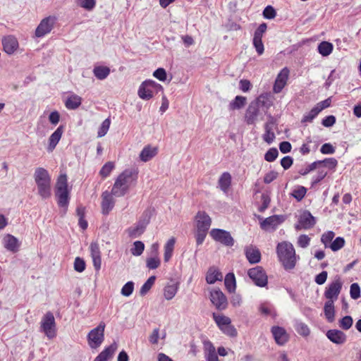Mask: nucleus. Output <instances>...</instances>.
<instances>
[{
	"instance_id": "nucleus-3",
	"label": "nucleus",
	"mask_w": 361,
	"mask_h": 361,
	"mask_svg": "<svg viewBox=\"0 0 361 361\" xmlns=\"http://www.w3.org/2000/svg\"><path fill=\"white\" fill-rule=\"evenodd\" d=\"M195 228L194 235L197 247L202 245L212 225L211 217L204 212L199 211L195 217Z\"/></svg>"
},
{
	"instance_id": "nucleus-27",
	"label": "nucleus",
	"mask_w": 361,
	"mask_h": 361,
	"mask_svg": "<svg viewBox=\"0 0 361 361\" xmlns=\"http://www.w3.org/2000/svg\"><path fill=\"white\" fill-rule=\"evenodd\" d=\"M129 188L125 184L120 183V180H116L110 194L115 197H123L128 191Z\"/></svg>"
},
{
	"instance_id": "nucleus-11",
	"label": "nucleus",
	"mask_w": 361,
	"mask_h": 361,
	"mask_svg": "<svg viewBox=\"0 0 361 361\" xmlns=\"http://www.w3.org/2000/svg\"><path fill=\"white\" fill-rule=\"evenodd\" d=\"M342 286V282L339 278L329 283L324 293L326 301L335 302L341 291Z\"/></svg>"
},
{
	"instance_id": "nucleus-40",
	"label": "nucleus",
	"mask_w": 361,
	"mask_h": 361,
	"mask_svg": "<svg viewBox=\"0 0 361 361\" xmlns=\"http://www.w3.org/2000/svg\"><path fill=\"white\" fill-rule=\"evenodd\" d=\"M178 289V286L177 283L167 285L164 289V298L168 300H171L177 293Z\"/></svg>"
},
{
	"instance_id": "nucleus-45",
	"label": "nucleus",
	"mask_w": 361,
	"mask_h": 361,
	"mask_svg": "<svg viewBox=\"0 0 361 361\" xmlns=\"http://www.w3.org/2000/svg\"><path fill=\"white\" fill-rule=\"evenodd\" d=\"M156 280L155 276H151L141 286L140 290V295L141 296L145 295L149 290L152 288Z\"/></svg>"
},
{
	"instance_id": "nucleus-64",
	"label": "nucleus",
	"mask_w": 361,
	"mask_h": 361,
	"mask_svg": "<svg viewBox=\"0 0 361 361\" xmlns=\"http://www.w3.org/2000/svg\"><path fill=\"white\" fill-rule=\"evenodd\" d=\"M310 238L305 234L300 235L298 238V245L302 248H306L309 246Z\"/></svg>"
},
{
	"instance_id": "nucleus-20",
	"label": "nucleus",
	"mask_w": 361,
	"mask_h": 361,
	"mask_svg": "<svg viewBox=\"0 0 361 361\" xmlns=\"http://www.w3.org/2000/svg\"><path fill=\"white\" fill-rule=\"evenodd\" d=\"M2 45L4 51L11 55L17 50L19 44L15 37L8 35L2 39Z\"/></svg>"
},
{
	"instance_id": "nucleus-55",
	"label": "nucleus",
	"mask_w": 361,
	"mask_h": 361,
	"mask_svg": "<svg viewBox=\"0 0 361 361\" xmlns=\"http://www.w3.org/2000/svg\"><path fill=\"white\" fill-rule=\"evenodd\" d=\"M279 151L276 147H271L264 154V159L268 162H272L276 159Z\"/></svg>"
},
{
	"instance_id": "nucleus-38",
	"label": "nucleus",
	"mask_w": 361,
	"mask_h": 361,
	"mask_svg": "<svg viewBox=\"0 0 361 361\" xmlns=\"http://www.w3.org/2000/svg\"><path fill=\"white\" fill-rule=\"evenodd\" d=\"M246 104V97L240 95L236 96L233 100H232L229 105V110H235L242 109Z\"/></svg>"
},
{
	"instance_id": "nucleus-16",
	"label": "nucleus",
	"mask_w": 361,
	"mask_h": 361,
	"mask_svg": "<svg viewBox=\"0 0 361 361\" xmlns=\"http://www.w3.org/2000/svg\"><path fill=\"white\" fill-rule=\"evenodd\" d=\"M259 113L257 102H251L248 105L245 114V122L247 125H254L257 119Z\"/></svg>"
},
{
	"instance_id": "nucleus-43",
	"label": "nucleus",
	"mask_w": 361,
	"mask_h": 361,
	"mask_svg": "<svg viewBox=\"0 0 361 361\" xmlns=\"http://www.w3.org/2000/svg\"><path fill=\"white\" fill-rule=\"evenodd\" d=\"M212 316L216 325L220 329L224 328L226 325L230 324L231 322V319L228 317L216 314V313H213Z\"/></svg>"
},
{
	"instance_id": "nucleus-6",
	"label": "nucleus",
	"mask_w": 361,
	"mask_h": 361,
	"mask_svg": "<svg viewBox=\"0 0 361 361\" xmlns=\"http://www.w3.org/2000/svg\"><path fill=\"white\" fill-rule=\"evenodd\" d=\"M40 331L43 332L50 339L56 336V322L52 312H47L42 317L40 322Z\"/></svg>"
},
{
	"instance_id": "nucleus-44",
	"label": "nucleus",
	"mask_w": 361,
	"mask_h": 361,
	"mask_svg": "<svg viewBox=\"0 0 361 361\" xmlns=\"http://www.w3.org/2000/svg\"><path fill=\"white\" fill-rule=\"evenodd\" d=\"M319 114V110H317V108L315 106L313 107L309 112L305 114L301 119L302 123H312L313 120L318 116Z\"/></svg>"
},
{
	"instance_id": "nucleus-4",
	"label": "nucleus",
	"mask_w": 361,
	"mask_h": 361,
	"mask_svg": "<svg viewBox=\"0 0 361 361\" xmlns=\"http://www.w3.org/2000/svg\"><path fill=\"white\" fill-rule=\"evenodd\" d=\"M164 88L161 85L152 80H146L141 83L138 89V96L145 100H149L154 94L163 92Z\"/></svg>"
},
{
	"instance_id": "nucleus-39",
	"label": "nucleus",
	"mask_w": 361,
	"mask_h": 361,
	"mask_svg": "<svg viewBox=\"0 0 361 361\" xmlns=\"http://www.w3.org/2000/svg\"><path fill=\"white\" fill-rule=\"evenodd\" d=\"M252 102H257L259 109L260 106L269 109L272 105V102L268 94H260L257 99L252 101Z\"/></svg>"
},
{
	"instance_id": "nucleus-19",
	"label": "nucleus",
	"mask_w": 361,
	"mask_h": 361,
	"mask_svg": "<svg viewBox=\"0 0 361 361\" xmlns=\"http://www.w3.org/2000/svg\"><path fill=\"white\" fill-rule=\"evenodd\" d=\"M245 255L250 264H257L261 261L262 255L259 250L253 245L245 247Z\"/></svg>"
},
{
	"instance_id": "nucleus-26",
	"label": "nucleus",
	"mask_w": 361,
	"mask_h": 361,
	"mask_svg": "<svg viewBox=\"0 0 361 361\" xmlns=\"http://www.w3.org/2000/svg\"><path fill=\"white\" fill-rule=\"evenodd\" d=\"M223 279V275L221 272L215 267H211L209 268L207 275L206 281L208 284H214L216 281H221Z\"/></svg>"
},
{
	"instance_id": "nucleus-31",
	"label": "nucleus",
	"mask_w": 361,
	"mask_h": 361,
	"mask_svg": "<svg viewBox=\"0 0 361 361\" xmlns=\"http://www.w3.org/2000/svg\"><path fill=\"white\" fill-rule=\"evenodd\" d=\"M219 188L226 192L231 185V176L228 172H224L218 181Z\"/></svg>"
},
{
	"instance_id": "nucleus-32",
	"label": "nucleus",
	"mask_w": 361,
	"mask_h": 361,
	"mask_svg": "<svg viewBox=\"0 0 361 361\" xmlns=\"http://www.w3.org/2000/svg\"><path fill=\"white\" fill-rule=\"evenodd\" d=\"M335 312L334 302L326 301L324 306V313L326 319L329 322H333L335 320Z\"/></svg>"
},
{
	"instance_id": "nucleus-28",
	"label": "nucleus",
	"mask_w": 361,
	"mask_h": 361,
	"mask_svg": "<svg viewBox=\"0 0 361 361\" xmlns=\"http://www.w3.org/2000/svg\"><path fill=\"white\" fill-rule=\"evenodd\" d=\"M157 154V149L150 145L145 147L140 154V159L144 162H147L154 157Z\"/></svg>"
},
{
	"instance_id": "nucleus-36",
	"label": "nucleus",
	"mask_w": 361,
	"mask_h": 361,
	"mask_svg": "<svg viewBox=\"0 0 361 361\" xmlns=\"http://www.w3.org/2000/svg\"><path fill=\"white\" fill-rule=\"evenodd\" d=\"M175 243L176 239L174 238H171L164 245V259L166 262H169L172 257Z\"/></svg>"
},
{
	"instance_id": "nucleus-5",
	"label": "nucleus",
	"mask_w": 361,
	"mask_h": 361,
	"mask_svg": "<svg viewBox=\"0 0 361 361\" xmlns=\"http://www.w3.org/2000/svg\"><path fill=\"white\" fill-rule=\"evenodd\" d=\"M105 326V323L101 322L97 327L88 333L87 340L90 348L97 349L102 345L104 340Z\"/></svg>"
},
{
	"instance_id": "nucleus-22",
	"label": "nucleus",
	"mask_w": 361,
	"mask_h": 361,
	"mask_svg": "<svg viewBox=\"0 0 361 361\" xmlns=\"http://www.w3.org/2000/svg\"><path fill=\"white\" fill-rule=\"evenodd\" d=\"M118 345L116 342L112 343L105 348L94 358L93 361H107L111 358L116 351Z\"/></svg>"
},
{
	"instance_id": "nucleus-46",
	"label": "nucleus",
	"mask_w": 361,
	"mask_h": 361,
	"mask_svg": "<svg viewBox=\"0 0 361 361\" xmlns=\"http://www.w3.org/2000/svg\"><path fill=\"white\" fill-rule=\"evenodd\" d=\"M317 174L312 178L311 187L319 183L328 174V172L324 169L317 168Z\"/></svg>"
},
{
	"instance_id": "nucleus-1",
	"label": "nucleus",
	"mask_w": 361,
	"mask_h": 361,
	"mask_svg": "<svg viewBox=\"0 0 361 361\" xmlns=\"http://www.w3.org/2000/svg\"><path fill=\"white\" fill-rule=\"evenodd\" d=\"M276 251L279 261L286 271H290L295 267L300 257L296 255L292 243L288 241L279 243Z\"/></svg>"
},
{
	"instance_id": "nucleus-13",
	"label": "nucleus",
	"mask_w": 361,
	"mask_h": 361,
	"mask_svg": "<svg viewBox=\"0 0 361 361\" xmlns=\"http://www.w3.org/2000/svg\"><path fill=\"white\" fill-rule=\"evenodd\" d=\"M138 171L135 168L127 169L118 175L116 180H120V183H123L130 188V185L135 183L137 179Z\"/></svg>"
},
{
	"instance_id": "nucleus-9",
	"label": "nucleus",
	"mask_w": 361,
	"mask_h": 361,
	"mask_svg": "<svg viewBox=\"0 0 361 361\" xmlns=\"http://www.w3.org/2000/svg\"><path fill=\"white\" fill-rule=\"evenodd\" d=\"M209 235L212 238L225 246L232 247L235 240L229 231L221 228H212Z\"/></svg>"
},
{
	"instance_id": "nucleus-51",
	"label": "nucleus",
	"mask_w": 361,
	"mask_h": 361,
	"mask_svg": "<svg viewBox=\"0 0 361 361\" xmlns=\"http://www.w3.org/2000/svg\"><path fill=\"white\" fill-rule=\"evenodd\" d=\"M345 245V239L343 237H337L329 245L328 247L334 252L341 250Z\"/></svg>"
},
{
	"instance_id": "nucleus-14",
	"label": "nucleus",
	"mask_w": 361,
	"mask_h": 361,
	"mask_svg": "<svg viewBox=\"0 0 361 361\" xmlns=\"http://www.w3.org/2000/svg\"><path fill=\"white\" fill-rule=\"evenodd\" d=\"M210 300L218 310H224L227 307V298L220 289L210 292Z\"/></svg>"
},
{
	"instance_id": "nucleus-53",
	"label": "nucleus",
	"mask_w": 361,
	"mask_h": 361,
	"mask_svg": "<svg viewBox=\"0 0 361 361\" xmlns=\"http://www.w3.org/2000/svg\"><path fill=\"white\" fill-rule=\"evenodd\" d=\"M334 236L335 233L334 231H326L322 235L321 242L324 244L325 247H328L329 245L331 243Z\"/></svg>"
},
{
	"instance_id": "nucleus-57",
	"label": "nucleus",
	"mask_w": 361,
	"mask_h": 361,
	"mask_svg": "<svg viewBox=\"0 0 361 361\" xmlns=\"http://www.w3.org/2000/svg\"><path fill=\"white\" fill-rule=\"evenodd\" d=\"M350 295L353 300H357L360 297V287L357 283H353L350 285Z\"/></svg>"
},
{
	"instance_id": "nucleus-63",
	"label": "nucleus",
	"mask_w": 361,
	"mask_h": 361,
	"mask_svg": "<svg viewBox=\"0 0 361 361\" xmlns=\"http://www.w3.org/2000/svg\"><path fill=\"white\" fill-rule=\"evenodd\" d=\"M160 259L157 257H149L147 259V267L149 269H155L160 265Z\"/></svg>"
},
{
	"instance_id": "nucleus-15",
	"label": "nucleus",
	"mask_w": 361,
	"mask_h": 361,
	"mask_svg": "<svg viewBox=\"0 0 361 361\" xmlns=\"http://www.w3.org/2000/svg\"><path fill=\"white\" fill-rule=\"evenodd\" d=\"M271 332L279 345H284L289 340V336L283 327L274 326L271 329Z\"/></svg>"
},
{
	"instance_id": "nucleus-17",
	"label": "nucleus",
	"mask_w": 361,
	"mask_h": 361,
	"mask_svg": "<svg viewBox=\"0 0 361 361\" xmlns=\"http://www.w3.org/2000/svg\"><path fill=\"white\" fill-rule=\"evenodd\" d=\"M102 213L104 215H108L115 205V201L113 198V195L106 190L102 192Z\"/></svg>"
},
{
	"instance_id": "nucleus-37",
	"label": "nucleus",
	"mask_w": 361,
	"mask_h": 361,
	"mask_svg": "<svg viewBox=\"0 0 361 361\" xmlns=\"http://www.w3.org/2000/svg\"><path fill=\"white\" fill-rule=\"evenodd\" d=\"M224 284L229 293H233L236 288L235 277L233 273H228L224 279Z\"/></svg>"
},
{
	"instance_id": "nucleus-47",
	"label": "nucleus",
	"mask_w": 361,
	"mask_h": 361,
	"mask_svg": "<svg viewBox=\"0 0 361 361\" xmlns=\"http://www.w3.org/2000/svg\"><path fill=\"white\" fill-rule=\"evenodd\" d=\"M295 329L298 334L302 336H307L310 334V330L308 326L302 322L297 321L295 324Z\"/></svg>"
},
{
	"instance_id": "nucleus-10",
	"label": "nucleus",
	"mask_w": 361,
	"mask_h": 361,
	"mask_svg": "<svg viewBox=\"0 0 361 361\" xmlns=\"http://www.w3.org/2000/svg\"><path fill=\"white\" fill-rule=\"evenodd\" d=\"M257 219L260 221L261 228L264 231H275L285 221L283 215H273L265 219L258 215Z\"/></svg>"
},
{
	"instance_id": "nucleus-18",
	"label": "nucleus",
	"mask_w": 361,
	"mask_h": 361,
	"mask_svg": "<svg viewBox=\"0 0 361 361\" xmlns=\"http://www.w3.org/2000/svg\"><path fill=\"white\" fill-rule=\"evenodd\" d=\"M288 78V70L287 68H284L277 75L274 86L273 92L278 94L282 91L285 85H286Z\"/></svg>"
},
{
	"instance_id": "nucleus-12",
	"label": "nucleus",
	"mask_w": 361,
	"mask_h": 361,
	"mask_svg": "<svg viewBox=\"0 0 361 361\" xmlns=\"http://www.w3.org/2000/svg\"><path fill=\"white\" fill-rule=\"evenodd\" d=\"M316 223V218L312 215L310 212L304 210L298 219V224L295 225V228L297 231L307 230L314 227Z\"/></svg>"
},
{
	"instance_id": "nucleus-29",
	"label": "nucleus",
	"mask_w": 361,
	"mask_h": 361,
	"mask_svg": "<svg viewBox=\"0 0 361 361\" xmlns=\"http://www.w3.org/2000/svg\"><path fill=\"white\" fill-rule=\"evenodd\" d=\"M318 168L328 169L334 171L338 165V161L334 157L325 158L323 160H317Z\"/></svg>"
},
{
	"instance_id": "nucleus-25",
	"label": "nucleus",
	"mask_w": 361,
	"mask_h": 361,
	"mask_svg": "<svg viewBox=\"0 0 361 361\" xmlns=\"http://www.w3.org/2000/svg\"><path fill=\"white\" fill-rule=\"evenodd\" d=\"M63 133V126H60L50 135V137L49 138V145L47 147L48 152H52L55 149L56 146L57 145L59 140H61Z\"/></svg>"
},
{
	"instance_id": "nucleus-49",
	"label": "nucleus",
	"mask_w": 361,
	"mask_h": 361,
	"mask_svg": "<svg viewBox=\"0 0 361 361\" xmlns=\"http://www.w3.org/2000/svg\"><path fill=\"white\" fill-rule=\"evenodd\" d=\"M353 324V319L351 316L346 315L338 321L339 327L343 330H348Z\"/></svg>"
},
{
	"instance_id": "nucleus-59",
	"label": "nucleus",
	"mask_w": 361,
	"mask_h": 361,
	"mask_svg": "<svg viewBox=\"0 0 361 361\" xmlns=\"http://www.w3.org/2000/svg\"><path fill=\"white\" fill-rule=\"evenodd\" d=\"M267 25L265 23H261L254 32L253 38L262 39L263 35L265 33Z\"/></svg>"
},
{
	"instance_id": "nucleus-33",
	"label": "nucleus",
	"mask_w": 361,
	"mask_h": 361,
	"mask_svg": "<svg viewBox=\"0 0 361 361\" xmlns=\"http://www.w3.org/2000/svg\"><path fill=\"white\" fill-rule=\"evenodd\" d=\"M111 70L107 66H97L93 68V74L97 79L103 80L110 74Z\"/></svg>"
},
{
	"instance_id": "nucleus-7",
	"label": "nucleus",
	"mask_w": 361,
	"mask_h": 361,
	"mask_svg": "<svg viewBox=\"0 0 361 361\" xmlns=\"http://www.w3.org/2000/svg\"><path fill=\"white\" fill-rule=\"evenodd\" d=\"M247 276L256 286L264 288L268 284L267 272L261 266H256L249 269L247 270Z\"/></svg>"
},
{
	"instance_id": "nucleus-2",
	"label": "nucleus",
	"mask_w": 361,
	"mask_h": 361,
	"mask_svg": "<svg viewBox=\"0 0 361 361\" xmlns=\"http://www.w3.org/2000/svg\"><path fill=\"white\" fill-rule=\"evenodd\" d=\"M68 189L67 176L61 174L57 179L55 189V195L57 200L58 206L61 209V216L63 217L68 211L71 195Z\"/></svg>"
},
{
	"instance_id": "nucleus-35",
	"label": "nucleus",
	"mask_w": 361,
	"mask_h": 361,
	"mask_svg": "<svg viewBox=\"0 0 361 361\" xmlns=\"http://www.w3.org/2000/svg\"><path fill=\"white\" fill-rule=\"evenodd\" d=\"M334 49V46L332 43L323 41L320 42L318 44L317 50L318 52L322 56H328L331 54Z\"/></svg>"
},
{
	"instance_id": "nucleus-41",
	"label": "nucleus",
	"mask_w": 361,
	"mask_h": 361,
	"mask_svg": "<svg viewBox=\"0 0 361 361\" xmlns=\"http://www.w3.org/2000/svg\"><path fill=\"white\" fill-rule=\"evenodd\" d=\"M147 226L140 221H137L134 227L129 228V235L131 237H137L140 235L142 234L146 228Z\"/></svg>"
},
{
	"instance_id": "nucleus-21",
	"label": "nucleus",
	"mask_w": 361,
	"mask_h": 361,
	"mask_svg": "<svg viewBox=\"0 0 361 361\" xmlns=\"http://www.w3.org/2000/svg\"><path fill=\"white\" fill-rule=\"evenodd\" d=\"M326 336L329 341L337 345L343 344L347 340L346 335L338 329L328 330L326 333Z\"/></svg>"
},
{
	"instance_id": "nucleus-50",
	"label": "nucleus",
	"mask_w": 361,
	"mask_h": 361,
	"mask_svg": "<svg viewBox=\"0 0 361 361\" xmlns=\"http://www.w3.org/2000/svg\"><path fill=\"white\" fill-rule=\"evenodd\" d=\"M145 250V244L140 240L134 242L133 247L130 249V252L134 256H140Z\"/></svg>"
},
{
	"instance_id": "nucleus-30",
	"label": "nucleus",
	"mask_w": 361,
	"mask_h": 361,
	"mask_svg": "<svg viewBox=\"0 0 361 361\" xmlns=\"http://www.w3.org/2000/svg\"><path fill=\"white\" fill-rule=\"evenodd\" d=\"M82 103V98L75 94L70 95L66 100L65 105L68 109L75 110L78 109Z\"/></svg>"
},
{
	"instance_id": "nucleus-56",
	"label": "nucleus",
	"mask_w": 361,
	"mask_h": 361,
	"mask_svg": "<svg viewBox=\"0 0 361 361\" xmlns=\"http://www.w3.org/2000/svg\"><path fill=\"white\" fill-rule=\"evenodd\" d=\"M134 282L131 281L125 283L121 290V295L126 297L130 296L134 290Z\"/></svg>"
},
{
	"instance_id": "nucleus-48",
	"label": "nucleus",
	"mask_w": 361,
	"mask_h": 361,
	"mask_svg": "<svg viewBox=\"0 0 361 361\" xmlns=\"http://www.w3.org/2000/svg\"><path fill=\"white\" fill-rule=\"evenodd\" d=\"M307 188L302 185H298L292 192V196L298 201H301L305 196Z\"/></svg>"
},
{
	"instance_id": "nucleus-60",
	"label": "nucleus",
	"mask_w": 361,
	"mask_h": 361,
	"mask_svg": "<svg viewBox=\"0 0 361 361\" xmlns=\"http://www.w3.org/2000/svg\"><path fill=\"white\" fill-rule=\"evenodd\" d=\"M262 14L264 18L271 20L275 18L276 12L273 6H267L264 9Z\"/></svg>"
},
{
	"instance_id": "nucleus-42",
	"label": "nucleus",
	"mask_w": 361,
	"mask_h": 361,
	"mask_svg": "<svg viewBox=\"0 0 361 361\" xmlns=\"http://www.w3.org/2000/svg\"><path fill=\"white\" fill-rule=\"evenodd\" d=\"M115 168V164L113 161H108L103 165L99 173L103 179L109 177Z\"/></svg>"
},
{
	"instance_id": "nucleus-23",
	"label": "nucleus",
	"mask_w": 361,
	"mask_h": 361,
	"mask_svg": "<svg viewBox=\"0 0 361 361\" xmlns=\"http://www.w3.org/2000/svg\"><path fill=\"white\" fill-rule=\"evenodd\" d=\"M34 179L36 185L51 183V176L47 169L38 167L35 169Z\"/></svg>"
},
{
	"instance_id": "nucleus-62",
	"label": "nucleus",
	"mask_w": 361,
	"mask_h": 361,
	"mask_svg": "<svg viewBox=\"0 0 361 361\" xmlns=\"http://www.w3.org/2000/svg\"><path fill=\"white\" fill-rule=\"evenodd\" d=\"M153 76L160 81L164 82L166 80V71L163 68H158L153 73Z\"/></svg>"
},
{
	"instance_id": "nucleus-34",
	"label": "nucleus",
	"mask_w": 361,
	"mask_h": 361,
	"mask_svg": "<svg viewBox=\"0 0 361 361\" xmlns=\"http://www.w3.org/2000/svg\"><path fill=\"white\" fill-rule=\"evenodd\" d=\"M37 192L38 195L42 198V199H48L51 195V183H41L37 185Z\"/></svg>"
},
{
	"instance_id": "nucleus-54",
	"label": "nucleus",
	"mask_w": 361,
	"mask_h": 361,
	"mask_svg": "<svg viewBox=\"0 0 361 361\" xmlns=\"http://www.w3.org/2000/svg\"><path fill=\"white\" fill-rule=\"evenodd\" d=\"M153 212L154 209L147 208L143 212L139 221L144 224L145 226H147L150 222L152 216L153 215Z\"/></svg>"
},
{
	"instance_id": "nucleus-8",
	"label": "nucleus",
	"mask_w": 361,
	"mask_h": 361,
	"mask_svg": "<svg viewBox=\"0 0 361 361\" xmlns=\"http://www.w3.org/2000/svg\"><path fill=\"white\" fill-rule=\"evenodd\" d=\"M57 20L54 16H49L43 18L35 29V37L37 38L44 37L46 35L51 32Z\"/></svg>"
},
{
	"instance_id": "nucleus-24",
	"label": "nucleus",
	"mask_w": 361,
	"mask_h": 361,
	"mask_svg": "<svg viewBox=\"0 0 361 361\" xmlns=\"http://www.w3.org/2000/svg\"><path fill=\"white\" fill-rule=\"evenodd\" d=\"M3 243L4 247L7 250L13 253L18 252L20 247L18 240L11 234H7L5 235L3 239Z\"/></svg>"
},
{
	"instance_id": "nucleus-58",
	"label": "nucleus",
	"mask_w": 361,
	"mask_h": 361,
	"mask_svg": "<svg viewBox=\"0 0 361 361\" xmlns=\"http://www.w3.org/2000/svg\"><path fill=\"white\" fill-rule=\"evenodd\" d=\"M78 5L81 8L90 11L96 6V0H80Z\"/></svg>"
},
{
	"instance_id": "nucleus-61",
	"label": "nucleus",
	"mask_w": 361,
	"mask_h": 361,
	"mask_svg": "<svg viewBox=\"0 0 361 361\" xmlns=\"http://www.w3.org/2000/svg\"><path fill=\"white\" fill-rule=\"evenodd\" d=\"M86 267L85 262L83 259L78 257L74 261V269L78 272H82Z\"/></svg>"
},
{
	"instance_id": "nucleus-52",
	"label": "nucleus",
	"mask_w": 361,
	"mask_h": 361,
	"mask_svg": "<svg viewBox=\"0 0 361 361\" xmlns=\"http://www.w3.org/2000/svg\"><path fill=\"white\" fill-rule=\"evenodd\" d=\"M110 124L111 121L109 118H107L104 121H103L97 132L98 137H104L107 133L110 127Z\"/></svg>"
}]
</instances>
